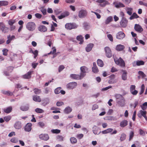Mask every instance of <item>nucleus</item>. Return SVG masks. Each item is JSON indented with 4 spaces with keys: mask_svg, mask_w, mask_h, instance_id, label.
I'll use <instances>...</instances> for the list:
<instances>
[{
    "mask_svg": "<svg viewBox=\"0 0 147 147\" xmlns=\"http://www.w3.org/2000/svg\"><path fill=\"white\" fill-rule=\"evenodd\" d=\"M114 59L115 63L117 65H119L122 67H124L125 66V62L121 57H119V59H118L116 57H114Z\"/></svg>",
    "mask_w": 147,
    "mask_h": 147,
    "instance_id": "1",
    "label": "nucleus"
},
{
    "mask_svg": "<svg viewBox=\"0 0 147 147\" xmlns=\"http://www.w3.org/2000/svg\"><path fill=\"white\" fill-rule=\"evenodd\" d=\"M36 27L35 24L33 22H29L26 25V28L28 30L30 31L34 30Z\"/></svg>",
    "mask_w": 147,
    "mask_h": 147,
    "instance_id": "2",
    "label": "nucleus"
},
{
    "mask_svg": "<svg viewBox=\"0 0 147 147\" xmlns=\"http://www.w3.org/2000/svg\"><path fill=\"white\" fill-rule=\"evenodd\" d=\"M78 26L75 24L68 23L65 25V28L67 29L70 30L76 28Z\"/></svg>",
    "mask_w": 147,
    "mask_h": 147,
    "instance_id": "3",
    "label": "nucleus"
},
{
    "mask_svg": "<svg viewBox=\"0 0 147 147\" xmlns=\"http://www.w3.org/2000/svg\"><path fill=\"white\" fill-rule=\"evenodd\" d=\"M80 69L81 71L80 74L81 76L83 78L86 75V73L88 72V69L86 67L83 66L81 67Z\"/></svg>",
    "mask_w": 147,
    "mask_h": 147,
    "instance_id": "4",
    "label": "nucleus"
},
{
    "mask_svg": "<svg viewBox=\"0 0 147 147\" xmlns=\"http://www.w3.org/2000/svg\"><path fill=\"white\" fill-rule=\"evenodd\" d=\"M105 50L107 57L108 58L111 57L112 56V53L110 48L107 47H106L105 48Z\"/></svg>",
    "mask_w": 147,
    "mask_h": 147,
    "instance_id": "5",
    "label": "nucleus"
},
{
    "mask_svg": "<svg viewBox=\"0 0 147 147\" xmlns=\"http://www.w3.org/2000/svg\"><path fill=\"white\" fill-rule=\"evenodd\" d=\"M77 85V83L72 82L67 84L66 86L67 88L69 89H73L75 88Z\"/></svg>",
    "mask_w": 147,
    "mask_h": 147,
    "instance_id": "6",
    "label": "nucleus"
},
{
    "mask_svg": "<svg viewBox=\"0 0 147 147\" xmlns=\"http://www.w3.org/2000/svg\"><path fill=\"white\" fill-rule=\"evenodd\" d=\"M87 15V12L86 10H81L78 13V16L80 18L85 17Z\"/></svg>",
    "mask_w": 147,
    "mask_h": 147,
    "instance_id": "7",
    "label": "nucleus"
},
{
    "mask_svg": "<svg viewBox=\"0 0 147 147\" xmlns=\"http://www.w3.org/2000/svg\"><path fill=\"white\" fill-rule=\"evenodd\" d=\"M97 2L100 3L99 5L101 7H104L109 3L106 0H98Z\"/></svg>",
    "mask_w": 147,
    "mask_h": 147,
    "instance_id": "8",
    "label": "nucleus"
},
{
    "mask_svg": "<svg viewBox=\"0 0 147 147\" xmlns=\"http://www.w3.org/2000/svg\"><path fill=\"white\" fill-rule=\"evenodd\" d=\"M146 111H143L142 110H140L138 114V116L140 118H141L143 116L146 120L147 117L146 116Z\"/></svg>",
    "mask_w": 147,
    "mask_h": 147,
    "instance_id": "9",
    "label": "nucleus"
},
{
    "mask_svg": "<svg viewBox=\"0 0 147 147\" xmlns=\"http://www.w3.org/2000/svg\"><path fill=\"white\" fill-rule=\"evenodd\" d=\"M136 86L135 85H131L130 87V91L131 93L133 95H136L138 93L137 90H135Z\"/></svg>",
    "mask_w": 147,
    "mask_h": 147,
    "instance_id": "10",
    "label": "nucleus"
},
{
    "mask_svg": "<svg viewBox=\"0 0 147 147\" xmlns=\"http://www.w3.org/2000/svg\"><path fill=\"white\" fill-rule=\"evenodd\" d=\"M124 33L122 32H119L116 34V38L119 39H122L125 36Z\"/></svg>",
    "mask_w": 147,
    "mask_h": 147,
    "instance_id": "11",
    "label": "nucleus"
},
{
    "mask_svg": "<svg viewBox=\"0 0 147 147\" xmlns=\"http://www.w3.org/2000/svg\"><path fill=\"white\" fill-rule=\"evenodd\" d=\"M32 124L30 123H27L24 127V130L26 131H30L32 129Z\"/></svg>",
    "mask_w": 147,
    "mask_h": 147,
    "instance_id": "12",
    "label": "nucleus"
},
{
    "mask_svg": "<svg viewBox=\"0 0 147 147\" xmlns=\"http://www.w3.org/2000/svg\"><path fill=\"white\" fill-rule=\"evenodd\" d=\"M40 138L44 140H47L49 138V135L47 134H42L39 136Z\"/></svg>",
    "mask_w": 147,
    "mask_h": 147,
    "instance_id": "13",
    "label": "nucleus"
},
{
    "mask_svg": "<svg viewBox=\"0 0 147 147\" xmlns=\"http://www.w3.org/2000/svg\"><path fill=\"white\" fill-rule=\"evenodd\" d=\"M71 78L76 80H80L83 78L81 76V75H77L75 74H72L70 75Z\"/></svg>",
    "mask_w": 147,
    "mask_h": 147,
    "instance_id": "14",
    "label": "nucleus"
},
{
    "mask_svg": "<svg viewBox=\"0 0 147 147\" xmlns=\"http://www.w3.org/2000/svg\"><path fill=\"white\" fill-rule=\"evenodd\" d=\"M69 14V13L68 11H66L61 14V15L58 16V18L59 19H61L62 18L67 16Z\"/></svg>",
    "mask_w": 147,
    "mask_h": 147,
    "instance_id": "15",
    "label": "nucleus"
},
{
    "mask_svg": "<svg viewBox=\"0 0 147 147\" xmlns=\"http://www.w3.org/2000/svg\"><path fill=\"white\" fill-rule=\"evenodd\" d=\"M93 132L95 134H98L100 133V131L98 127L94 126L93 127Z\"/></svg>",
    "mask_w": 147,
    "mask_h": 147,
    "instance_id": "16",
    "label": "nucleus"
},
{
    "mask_svg": "<svg viewBox=\"0 0 147 147\" xmlns=\"http://www.w3.org/2000/svg\"><path fill=\"white\" fill-rule=\"evenodd\" d=\"M117 102L119 105L121 107H123L124 106L125 100L123 98L120 100H117Z\"/></svg>",
    "mask_w": 147,
    "mask_h": 147,
    "instance_id": "17",
    "label": "nucleus"
},
{
    "mask_svg": "<svg viewBox=\"0 0 147 147\" xmlns=\"http://www.w3.org/2000/svg\"><path fill=\"white\" fill-rule=\"evenodd\" d=\"M14 127L16 129H20L22 128L21 123L19 121L16 122L14 125Z\"/></svg>",
    "mask_w": 147,
    "mask_h": 147,
    "instance_id": "18",
    "label": "nucleus"
},
{
    "mask_svg": "<svg viewBox=\"0 0 147 147\" xmlns=\"http://www.w3.org/2000/svg\"><path fill=\"white\" fill-rule=\"evenodd\" d=\"M1 30L2 32L4 33H7L8 32V28L6 27L3 23V24L1 26Z\"/></svg>",
    "mask_w": 147,
    "mask_h": 147,
    "instance_id": "19",
    "label": "nucleus"
},
{
    "mask_svg": "<svg viewBox=\"0 0 147 147\" xmlns=\"http://www.w3.org/2000/svg\"><path fill=\"white\" fill-rule=\"evenodd\" d=\"M32 73V71L28 72L26 74L22 76V78L25 79H30L31 77V75Z\"/></svg>",
    "mask_w": 147,
    "mask_h": 147,
    "instance_id": "20",
    "label": "nucleus"
},
{
    "mask_svg": "<svg viewBox=\"0 0 147 147\" xmlns=\"http://www.w3.org/2000/svg\"><path fill=\"white\" fill-rule=\"evenodd\" d=\"M121 71L123 72L121 76L122 79L124 80H126L127 79V72L126 71L123 70H121Z\"/></svg>",
    "mask_w": 147,
    "mask_h": 147,
    "instance_id": "21",
    "label": "nucleus"
},
{
    "mask_svg": "<svg viewBox=\"0 0 147 147\" xmlns=\"http://www.w3.org/2000/svg\"><path fill=\"white\" fill-rule=\"evenodd\" d=\"M128 121L127 120H124L121 121L120 123V126L121 127H123L126 126L127 125Z\"/></svg>",
    "mask_w": 147,
    "mask_h": 147,
    "instance_id": "22",
    "label": "nucleus"
},
{
    "mask_svg": "<svg viewBox=\"0 0 147 147\" xmlns=\"http://www.w3.org/2000/svg\"><path fill=\"white\" fill-rule=\"evenodd\" d=\"M33 100L35 101L40 102L41 100L40 97L37 95H34L33 96Z\"/></svg>",
    "mask_w": 147,
    "mask_h": 147,
    "instance_id": "23",
    "label": "nucleus"
},
{
    "mask_svg": "<svg viewBox=\"0 0 147 147\" xmlns=\"http://www.w3.org/2000/svg\"><path fill=\"white\" fill-rule=\"evenodd\" d=\"M125 48L124 45H117L116 48V49L119 51L123 50Z\"/></svg>",
    "mask_w": 147,
    "mask_h": 147,
    "instance_id": "24",
    "label": "nucleus"
},
{
    "mask_svg": "<svg viewBox=\"0 0 147 147\" xmlns=\"http://www.w3.org/2000/svg\"><path fill=\"white\" fill-rule=\"evenodd\" d=\"M93 46V44H92L90 43L88 44L86 48V51L87 52L90 51L92 50Z\"/></svg>",
    "mask_w": 147,
    "mask_h": 147,
    "instance_id": "25",
    "label": "nucleus"
},
{
    "mask_svg": "<svg viewBox=\"0 0 147 147\" xmlns=\"http://www.w3.org/2000/svg\"><path fill=\"white\" fill-rule=\"evenodd\" d=\"M38 30L41 32H45L47 30V28L45 26L41 25L38 28Z\"/></svg>",
    "mask_w": 147,
    "mask_h": 147,
    "instance_id": "26",
    "label": "nucleus"
},
{
    "mask_svg": "<svg viewBox=\"0 0 147 147\" xmlns=\"http://www.w3.org/2000/svg\"><path fill=\"white\" fill-rule=\"evenodd\" d=\"M92 71L95 73H97L98 71V70L96 66L95 63L94 62L93 63V67H92Z\"/></svg>",
    "mask_w": 147,
    "mask_h": 147,
    "instance_id": "27",
    "label": "nucleus"
},
{
    "mask_svg": "<svg viewBox=\"0 0 147 147\" xmlns=\"http://www.w3.org/2000/svg\"><path fill=\"white\" fill-rule=\"evenodd\" d=\"M134 28L135 30L138 32H141L142 31V30L141 26L137 24L135 25Z\"/></svg>",
    "mask_w": 147,
    "mask_h": 147,
    "instance_id": "28",
    "label": "nucleus"
},
{
    "mask_svg": "<svg viewBox=\"0 0 147 147\" xmlns=\"http://www.w3.org/2000/svg\"><path fill=\"white\" fill-rule=\"evenodd\" d=\"M83 27L84 29L86 30H88L90 28V25L87 22H84L83 23Z\"/></svg>",
    "mask_w": 147,
    "mask_h": 147,
    "instance_id": "29",
    "label": "nucleus"
},
{
    "mask_svg": "<svg viewBox=\"0 0 147 147\" xmlns=\"http://www.w3.org/2000/svg\"><path fill=\"white\" fill-rule=\"evenodd\" d=\"M72 111V109L69 107H66L64 110V112L66 114L70 113Z\"/></svg>",
    "mask_w": 147,
    "mask_h": 147,
    "instance_id": "30",
    "label": "nucleus"
},
{
    "mask_svg": "<svg viewBox=\"0 0 147 147\" xmlns=\"http://www.w3.org/2000/svg\"><path fill=\"white\" fill-rule=\"evenodd\" d=\"M104 119L105 120L110 121H115L117 120V119L115 118V117L111 116H107L105 117Z\"/></svg>",
    "mask_w": 147,
    "mask_h": 147,
    "instance_id": "31",
    "label": "nucleus"
},
{
    "mask_svg": "<svg viewBox=\"0 0 147 147\" xmlns=\"http://www.w3.org/2000/svg\"><path fill=\"white\" fill-rule=\"evenodd\" d=\"M83 37L81 35L78 36L76 38L80 42V44H82L83 42Z\"/></svg>",
    "mask_w": 147,
    "mask_h": 147,
    "instance_id": "32",
    "label": "nucleus"
},
{
    "mask_svg": "<svg viewBox=\"0 0 147 147\" xmlns=\"http://www.w3.org/2000/svg\"><path fill=\"white\" fill-rule=\"evenodd\" d=\"M115 7L117 8L124 7L125 5L121 2L117 3L115 4Z\"/></svg>",
    "mask_w": 147,
    "mask_h": 147,
    "instance_id": "33",
    "label": "nucleus"
},
{
    "mask_svg": "<svg viewBox=\"0 0 147 147\" xmlns=\"http://www.w3.org/2000/svg\"><path fill=\"white\" fill-rule=\"evenodd\" d=\"M113 20V18L111 16L108 17L105 20V23L107 24Z\"/></svg>",
    "mask_w": 147,
    "mask_h": 147,
    "instance_id": "34",
    "label": "nucleus"
},
{
    "mask_svg": "<svg viewBox=\"0 0 147 147\" xmlns=\"http://www.w3.org/2000/svg\"><path fill=\"white\" fill-rule=\"evenodd\" d=\"M16 22L15 19H10L8 21V24L9 25H12Z\"/></svg>",
    "mask_w": 147,
    "mask_h": 147,
    "instance_id": "35",
    "label": "nucleus"
},
{
    "mask_svg": "<svg viewBox=\"0 0 147 147\" xmlns=\"http://www.w3.org/2000/svg\"><path fill=\"white\" fill-rule=\"evenodd\" d=\"M12 110V107H9L4 109V112L7 113H10Z\"/></svg>",
    "mask_w": 147,
    "mask_h": 147,
    "instance_id": "36",
    "label": "nucleus"
},
{
    "mask_svg": "<svg viewBox=\"0 0 147 147\" xmlns=\"http://www.w3.org/2000/svg\"><path fill=\"white\" fill-rule=\"evenodd\" d=\"M8 2L6 1H0V7L2 6H6L8 5Z\"/></svg>",
    "mask_w": 147,
    "mask_h": 147,
    "instance_id": "37",
    "label": "nucleus"
},
{
    "mask_svg": "<svg viewBox=\"0 0 147 147\" xmlns=\"http://www.w3.org/2000/svg\"><path fill=\"white\" fill-rule=\"evenodd\" d=\"M97 63L98 65L100 67H102L104 65L103 61L100 59H98L97 61Z\"/></svg>",
    "mask_w": 147,
    "mask_h": 147,
    "instance_id": "38",
    "label": "nucleus"
},
{
    "mask_svg": "<svg viewBox=\"0 0 147 147\" xmlns=\"http://www.w3.org/2000/svg\"><path fill=\"white\" fill-rule=\"evenodd\" d=\"M20 108V109L23 111H26L28 110L29 109V106L28 105L22 106Z\"/></svg>",
    "mask_w": 147,
    "mask_h": 147,
    "instance_id": "39",
    "label": "nucleus"
},
{
    "mask_svg": "<svg viewBox=\"0 0 147 147\" xmlns=\"http://www.w3.org/2000/svg\"><path fill=\"white\" fill-rule=\"evenodd\" d=\"M2 92L4 94H6L7 95H12L13 94L12 92L9 91H5L4 90L2 91Z\"/></svg>",
    "mask_w": 147,
    "mask_h": 147,
    "instance_id": "40",
    "label": "nucleus"
},
{
    "mask_svg": "<svg viewBox=\"0 0 147 147\" xmlns=\"http://www.w3.org/2000/svg\"><path fill=\"white\" fill-rule=\"evenodd\" d=\"M145 89V86L144 84H142L140 87V91L139 94L140 95L142 94L144 92Z\"/></svg>",
    "mask_w": 147,
    "mask_h": 147,
    "instance_id": "41",
    "label": "nucleus"
},
{
    "mask_svg": "<svg viewBox=\"0 0 147 147\" xmlns=\"http://www.w3.org/2000/svg\"><path fill=\"white\" fill-rule=\"evenodd\" d=\"M139 16L136 13H134L130 17L129 19L130 20H131L134 18H137Z\"/></svg>",
    "mask_w": 147,
    "mask_h": 147,
    "instance_id": "42",
    "label": "nucleus"
},
{
    "mask_svg": "<svg viewBox=\"0 0 147 147\" xmlns=\"http://www.w3.org/2000/svg\"><path fill=\"white\" fill-rule=\"evenodd\" d=\"M132 9L131 8L128 7L127 8V12L129 15H131L132 13Z\"/></svg>",
    "mask_w": 147,
    "mask_h": 147,
    "instance_id": "43",
    "label": "nucleus"
},
{
    "mask_svg": "<svg viewBox=\"0 0 147 147\" xmlns=\"http://www.w3.org/2000/svg\"><path fill=\"white\" fill-rule=\"evenodd\" d=\"M70 141L71 143L74 144L76 143L77 142V140L74 137H71L70 139Z\"/></svg>",
    "mask_w": 147,
    "mask_h": 147,
    "instance_id": "44",
    "label": "nucleus"
},
{
    "mask_svg": "<svg viewBox=\"0 0 147 147\" xmlns=\"http://www.w3.org/2000/svg\"><path fill=\"white\" fill-rule=\"evenodd\" d=\"M126 135L124 134H122L120 136V140L121 141H123L126 138Z\"/></svg>",
    "mask_w": 147,
    "mask_h": 147,
    "instance_id": "45",
    "label": "nucleus"
},
{
    "mask_svg": "<svg viewBox=\"0 0 147 147\" xmlns=\"http://www.w3.org/2000/svg\"><path fill=\"white\" fill-rule=\"evenodd\" d=\"M35 111L37 113H41L44 112V111L42 109L37 108L35 109Z\"/></svg>",
    "mask_w": 147,
    "mask_h": 147,
    "instance_id": "46",
    "label": "nucleus"
},
{
    "mask_svg": "<svg viewBox=\"0 0 147 147\" xmlns=\"http://www.w3.org/2000/svg\"><path fill=\"white\" fill-rule=\"evenodd\" d=\"M43 104L46 105L49 103V99L48 98H45L43 100Z\"/></svg>",
    "mask_w": 147,
    "mask_h": 147,
    "instance_id": "47",
    "label": "nucleus"
},
{
    "mask_svg": "<svg viewBox=\"0 0 147 147\" xmlns=\"http://www.w3.org/2000/svg\"><path fill=\"white\" fill-rule=\"evenodd\" d=\"M51 131L54 134H58L60 132V130L58 129H52Z\"/></svg>",
    "mask_w": 147,
    "mask_h": 147,
    "instance_id": "48",
    "label": "nucleus"
},
{
    "mask_svg": "<svg viewBox=\"0 0 147 147\" xmlns=\"http://www.w3.org/2000/svg\"><path fill=\"white\" fill-rule=\"evenodd\" d=\"M61 87L57 88L55 90V94H57L60 93L61 92Z\"/></svg>",
    "mask_w": 147,
    "mask_h": 147,
    "instance_id": "49",
    "label": "nucleus"
},
{
    "mask_svg": "<svg viewBox=\"0 0 147 147\" xmlns=\"http://www.w3.org/2000/svg\"><path fill=\"white\" fill-rule=\"evenodd\" d=\"M34 93L36 94H38L41 92L40 90L37 88H35L34 90Z\"/></svg>",
    "mask_w": 147,
    "mask_h": 147,
    "instance_id": "50",
    "label": "nucleus"
},
{
    "mask_svg": "<svg viewBox=\"0 0 147 147\" xmlns=\"http://www.w3.org/2000/svg\"><path fill=\"white\" fill-rule=\"evenodd\" d=\"M115 98L117 100H120L123 97L121 95L117 94L115 95Z\"/></svg>",
    "mask_w": 147,
    "mask_h": 147,
    "instance_id": "51",
    "label": "nucleus"
},
{
    "mask_svg": "<svg viewBox=\"0 0 147 147\" xmlns=\"http://www.w3.org/2000/svg\"><path fill=\"white\" fill-rule=\"evenodd\" d=\"M54 12L55 14L57 15L59 14L61 12V11L59 9H55L54 10Z\"/></svg>",
    "mask_w": 147,
    "mask_h": 147,
    "instance_id": "52",
    "label": "nucleus"
},
{
    "mask_svg": "<svg viewBox=\"0 0 147 147\" xmlns=\"http://www.w3.org/2000/svg\"><path fill=\"white\" fill-rule=\"evenodd\" d=\"M40 10L44 15H46L47 14V10L46 9L42 8L40 9Z\"/></svg>",
    "mask_w": 147,
    "mask_h": 147,
    "instance_id": "53",
    "label": "nucleus"
},
{
    "mask_svg": "<svg viewBox=\"0 0 147 147\" xmlns=\"http://www.w3.org/2000/svg\"><path fill=\"white\" fill-rule=\"evenodd\" d=\"M11 141L13 143H16L18 141V139L16 138H12L11 140Z\"/></svg>",
    "mask_w": 147,
    "mask_h": 147,
    "instance_id": "54",
    "label": "nucleus"
},
{
    "mask_svg": "<svg viewBox=\"0 0 147 147\" xmlns=\"http://www.w3.org/2000/svg\"><path fill=\"white\" fill-rule=\"evenodd\" d=\"M64 103L63 102L61 101H58L56 103V105L58 107H59L64 105Z\"/></svg>",
    "mask_w": 147,
    "mask_h": 147,
    "instance_id": "55",
    "label": "nucleus"
},
{
    "mask_svg": "<svg viewBox=\"0 0 147 147\" xmlns=\"http://www.w3.org/2000/svg\"><path fill=\"white\" fill-rule=\"evenodd\" d=\"M137 65L138 66L143 65L144 64V62L142 61H137Z\"/></svg>",
    "mask_w": 147,
    "mask_h": 147,
    "instance_id": "56",
    "label": "nucleus"
},
{
    "mask_svg": "<svg viewBox=\"0 0 147 147\" xmlns=\"http://www.w3.org/2000/svg\"><path fill=\"white\" fill-rule=\"evenodd\" d=\"M134 136V133L133 131H131L129 134V141L131 140L132 139L133 137Z\"/></svg>",
    "mask_w": 147,
    "mask_h": 147,
    "instance_id": "57",
    "label": "nucleus"
},
{
    "mask_svg": "<svg viewBox=\"0 0 147 147\" xmlns=\"http://www.w3.org/2000/svg\"><path fill=\"white\" fill-rule=\"evenodd\" d=\"M57 140L59 141H62L63 140V137L61 136H58L57 137Z\"/></svg>",
    "mask_w": 147,
    "mask_h": 147,
    "instance_id": "58",
    "label": "nucleus"
},
{
    "mask_svg": "<svg viewBox=\"0 0 147 147\" xmlns=\"http://www.w3.org/2000/svg\"><path fill=\"white\" fill-rule=\"evenodd\" d=\"M84 136V135L82 134H78L77 135L76 137L79 139H82Z\"/></svg>",
    "mask_w": 147,
    "mask_h": 147,
    "instance_id": "59",
    "label": "nucleus"
},
{
    "mask_svg": "<svg viewBox=\"0 0 147 147\" xmlns=\"http://www.w3.org/2000/svg\"><path fill=\"white\" fill-rule=\"evenodd\" d=\"M107 36L108 38L109 39V40L111 41H113V37L112 35L110 34H108L107 35Z\"/></svg>",
    "mask_w": 147,
    "mask_h": 147,
    "instance_id": "60",
    "label": "nucleus"
},
{
    "mask_svg": "<svg viewBox=\"0 0 147 147\" xmlns=\"http://www.w3.org/2000/svg\"><path fill=\"white\" fill-rule=\"evenodd\" d=\"M16 28V26L14 25L10 26V30L11 31H14Z\"/></svg>",
    "mask_w": 147,
    "mask_h": 147,
    "instance_id": "61",
    "label": "nucleus"
},
{
    "mask_svg": "<svg viewBox=\"0 0 147 147\" xmlns=\"http://www.w3.org/2000/svg\"><path fill=\"white\" fill-rule=\"evenodd\" d=\"M139 3L141 5H143L147 7V2H143L140 1L139 2Z\"/></svg>",
    "mask_w": 147,
    "mask_h": 147,
    "instance_id": "62",
    "label": "nucleus"
},
{
    "mask_svg": "<svg viewBox=\"0 0 147 147\" xmlns=\"http://www.w3.org/2000/svg\"><path fill=\"white\" fill-rule=\"evenodd\" d=\"M111 88H112V86H109L108 87H106L105 88H102L101 89V90L102 91H106V90H108L109 89Z\"/></svg>",
    "mask_w": 147,
    "mask_h": 147,
    "instance_id": "63",
    "label": "nucleus"
},
{
    "mask_svg": "<svg viewBox=\"0 0 147 147\" xmlns=\"http://www.w3.org/2000/svg\"><path fill=\"white\" fill-rule=\"evenodd\" d=\"M8 51V50L7 49H4L2 50V51L3 52V54L5 56H6L7 55V52Z\"/></svg>",
    "mask_w": 147,
    "mask_h": 147,
    "instance_id": "64",
    "label": "nucleus"
}]
</instances>
